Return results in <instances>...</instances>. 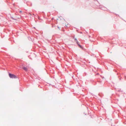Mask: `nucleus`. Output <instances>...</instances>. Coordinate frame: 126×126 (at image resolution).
Returning <instances> with one entry per match:
<instances>
[{
    "label": "nucleus",
    "mask_w": 126,
    "mask_h": 126,
    "mask_svg": "<svg viewBox=\"0 0 126 126\" xmlns=\"http://www.w3.org/2000/svg\"><path fill=\"white\" fill-rule=\"evenodd\" d=\"M9 77L13 79L17 78L16 76L14 74L9 73Z\"/></svg>",
    "instance_id": "1"
},
{
    "label": "nucleus",
    "mask_w": 126,
    "mask_h": 126,
    "mask_svg": "<svg viewBox=\"0 0 126 126\" xmlns=\"http://www.w3.org/2000/svg\"><path fill=\"white\" fill-rule=\"evenodd\" d=\"M77 44L79 46L80 48H82V47L80 45L78 44V41H77Z\"/></svg>",
    "instance_id": "3"
},
{
    "label": "nucleus",
    "mask_w": 126,
    "mask_h": 126,
    "mask_svg": "<svg viewBox=\"0 0 126 126\" xmlns=\"http://www.w3.org/2000/svg\"><path fill=\"white\" fill-rule=\"evenodd\" d=\"M75 41H76V42H77V41H77V39L75 38Z\"/></svg>",
    "instance_id": "5"
},
{
    "label": "nucleus",
    "mask_w": 126,
    "mask_h": 126,
    "mask_svg": "<svg viewBox=\"0 0 126 126\" xmlns=\"http://www.w3.org/2000/svg\"><path fill=\"white\" fill-rule=\"evenodd\" d=\"M22 12V11H20V13H21V12Z\"/></svg>",
    "instance_id": "6"
},
{
    "label": "nucleus",
    "mask_w": 126,
    "mask_h": 126,
    "mask_svg": "<svg viewBox=\"0 0 126 126\" xmlns=\"http://www.w3.org/2000/svg\"><path fill=\"white\" fill-rule=\"evenodd\" d=\"M60 19V17H59L57 19V20H59Z\"/></svg>",
    "instance_id": "4"
},
{
    "label": "nucleus",
    "mask_w": 126,
    "mask_h": 126,
    "mask_svg": "<svg viewBox=\"0 0 126 126\" xmlns=\"http://www.w3.org/2000/svg\"><path fill=\"white\" fill-rule=\"evenodd\" d=\"M23 69L25 70V71H26L27 70V68L26 67H23Z\"/></svg>",
    "instance_id": "2"
}]
</instances>
